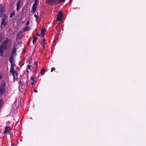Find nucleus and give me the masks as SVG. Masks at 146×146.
<instances>
[{
	"label": "nucleus",
	"instance_id": "34",
	"mask_svg": "<svg viewBox=\"0 0 146 146\" xmlns=\"http://www.w3.org/2000/svg\"><path fill=\"white\" fill-rule=\"evenodd\" d=\"M34 91L35 93H37V90H36L34 89Z\"/></svg>",
	"mask_w": 146,
	"mask_h": 146
},
{
	"label": "nucleus",
	"instance_id": "22",
	"mask_svg": "<svg viewBox=\"0 0 146 146\" xmlns=\"http://www.w3.org/2000/svg\"><path fill=\"white\" fill-rule=\"evenodd\" d=\"M41 44L43 47V48H45V45L46 44V42H43L42 40L41 42Z\"/></svg>",
	"mask_w": 146,
	"mask_h": 146
},
{
	"label": "nucleus",
	"instance_id": "14",
	"mask_svg": "<svg viewBox=\"0 0 146 146\" xmlns=\"http://www.w3.org/2000/svg\"><path fill=\"white\" fill-rule=\"evenodd\" d=\"M30 28L28 27H25L23 28V31H28L30 30Z\"/></svg>",
	"mask_w": 146,
	"mask_h": 146
},
{
	"label": "nucleus",
	"instance_id": "36",
	"mask_svg": "<svg viewBox=\"0 0 146 146\" xmlns=\"http://www.w3.org/2000/svg\"><path fill=\"white\" fill-rule=\"evenodd\" d=\"M3 78V77L0 74V80L2 79V78Z\"/></svg>",
	"mask_w": 146,
	"mask_h": 146
},
{
	"label": "nucleus",
	"instance_id": "15",
	"mask_svg": "<svg viewBox=\"0 0 146 146\" xmlns=\"http://www.w3.org/2000/svg\"><path fill=\"white\" fill-rule=\"evenodd\" d=\"M5 50L3 48H0V56H3V53Z\"/></svg>",
	"mask_w": 146,
	"mask_h": 146
},
{
	"label": "nucleus",
	"instance_id": "13",
	"mask_svg": "<svg viewBox=\"0 0 146 146\" xmlns=\"http://www.w3.org/2000/svg\"><path fill=\"white\" fill-rule=\"evenodd\" d=\"M18 73L17 71H16L14 72V76H13V80H18V78L17 77L18 76Z\"/></svg>",
	"mask_w": 146,
	"mask_h": 146
},
{
	"label": "nucleus",
	"instance_id": "9",
	"mask_svg": "<svg viewBox=\"0 0 146 146\" xmlns=\"http://www.w3.org/2000/svg\"><path fill=\"white\" fill-rule=\"evenodd\" d=\"M4 7L3 6L2 4H0V17L1 16L3 13Z\"/></svg>",
	"mask_w": 146,
	"mask_h": 146
},
{
	"label": "nucleus",
	"instance_id": "39",
	"mask_svg": "<svg viewBox=\"0 0 146 146\" xmlns=\"http://www.w3.org/2000/svg\"><path fill=\"white\" fill-rule=\"evenodd\" d=\"M3 105H1V103L0 102V106L1 107V106H2Z\"/></svg>",
	"mask_w": 146,
	"mask_h": 146
},
{
	"label": "nucleus",
	"instance_id": "40",
	"mask_svg": "<svg viewBox=\"0 0 146 146\" xmlns=\"http://www.w3.org/2000/svg\"><path fill=\"white\" fill-rule=\"evenodd\" d=\"M60 23H59L58 24V25H59Z\"/></svg>",
	"mask_w": 146,
	"mask_h": 146
},
{
	"label": "nucleus",
	"instance_id": "4",
	"mask_svg": "<svg viewBox=\"0 0 146 146\" xmlns=\"http://www.w3.org/2000/svg\"><path fill=\"white\" fill-rule=\"evenodd\" d=\"M10 40L8 38L5 40L2 44L0 46V48H3L4 50H5L7 48V46Z\"/></svg>",
	"mask_w": 146,
	"mask_h": 146
},
{
	"label": "nucleus",
	"instance_id": "21",
	"mask_svg": "<svg viewBox=\"0 0 146 146\" xmlns=\"http://www.w3.org/2000/svg\"><path fill=\"white\" fill-rule=\"evenodd\" d=\"M33 38H34V39L33 41V44H34L35 42L36 41V40L38 39V38L37 37H35L34 36H33Z\"/></svg>",
	"mask_w": 146,
	"mask_h": 146
},
{
	"label": "nucleus",
	"instance_id": "1",
	"mask_svg": "<svg viewBox=\"0 0 146 146\" xmlns=\"http://www.w3.org/2000/svg\"><path fill=\"white\" fill-rule=\"evenodd\" d=\"M6 84L5 80H2L0 84V96H2L5 92Z\"/></svg>",
	"mask_w": 146,
	"mask_h": 146
},
{
	"label": "nucleus",
	"instance_id": "2",
	"mask_svg": "<svg viewBox=\"0 0 146 146\" xmlns=\"http://www.w3.org/2000/svg\"><path fill=\"white\" fill-rule=\"evenodd\" d=\"M65 0H46V3L49 5H56L61 3H64Z\"/></svg>",
	"mask_w": 146,
	"mask_h": 146
},
{
	"label": "nucleus",
	"instance_id": "32",
	"mask_svg": "<svg viewBox=\"0 0 146 146\" xmlns=\"http://www.w3.org/2000/svg\"><path fill=\"white\" fill-rule=\"evenodd\" d=\"M35 81H33V82H32L31 83V84L32 85H33L34 84H35Z\"/></svg>",
	"mask_w": 146,
	"mask_h": 146
},
{
	"label": "nucleus",
	"instance_id": "37",
	"mask_svg": "<svg viewBox=\"0 0 146 146\" xmlns=\"http://www.w3.org/2000/svg\"><path fill=\"white\" fill-rule=\"evenodd\" d=\"M42 40L43 42H45V39L44 38L42 39Z\"/></svg>",
	"mask_w": 146,
	"mask_h": 146
},
{
	"label": "nucleus",
	"instance_id": "24",
	"mask_svg": "<svg viewBox=\"0 0 146 146\" xmlns=\"http://www.w3.org/2000/svg\"><path fill=\"white\" fill-rule=\"evenodd\" d=\"M31 80H33V81H35V77L34 76H32L31 77Z\"/></svg>",
	"mask_w": 146,
	"mask_h": 146
},
{
	"label": "nucleus",
	"instance_id": "45",
	"mask_svg": "<svg viewBox=\"0 0 146 146\" xmlns=\"http://www.w3.org/2000/svg\"><path fill=\"white\" fill-rule=\"evenodd\" d=\"M23 9H22V11H23Z\"/></svg>",
	"mask_w": 146,
	"mask_h": 146
},
{
	"label": "nucleus",
	"instance_id": "42",
	"mask_svg": "<svg viewBox=\"0 0 146 146\" xmlns=\"http://www.w3.org/2000/svg\"><path fill=\"white\" fill-rule=\"evenodd\" d=\"M58 26V25H57V26L56 27V28Z\"/></svg>",
	"mask_w": 146,
	"mask_h": 146
},
{
	"label": "nucleus",
	"instance_id": "3",
	"mask_svg": "<svg viewBox=\"0 0 146 146\" xmlns=\"http://www.w3.org/2000/svg\"><path fill=\"white\" fill-rule=\"evenodd\" d=\"M17 48L15 46H13L11 50V56H9V61H14V56L16 55Z\"/></svg>",
	"mask_w": 146,
	"mask_h": 146
},
{
	"label": "nucleus",
	"instance_id": "12",
	"mask_svg": "<svg viewBox=\"0 0 146 146\" xmlns=\"http://www.w3.org/2000/svg\"><path fill=\"white\" fill-rule=\"evenodd\" d=\"M1 28H3V27H4L6 26L8 22V21H1Z\"/></svg>",
	"mask_w": 146,
	"mask_h": 146
},
{
	"label": "nucleus",
	"instance_id": "43",
	"mask_svg": "<svg viewBox=\"0 0 146 146\" xmlns=\"http://www.w3.org/2000/svg\"><path fill=\"white\" fill-rule=\"evenodd\" d=\"M58 26V25H57V26L56 27V28Z\"/></svg>",
	"mask_w": 146,
	"mask_h": 146
},
{
	"label": "nucleus",
	"instance_id": "38",
	"mask_svg": "<svg viewBox=\"0 0 146 146\" xmlns=\"http://www.w3.org/2000/svg\"><path fill=\"white\" fill-rule=\"evenodd\" d=\"M26 72H27V73H28L29 72V70H26Z\"/></svg>",
	"mask_w": 146,
	"mask_h": 146
},
{
	"label": "nucleus",
	"instance_id": "30",
	"mask_svg": "<svg viewBox=\"0 0 146 146\" xmlns=\"http://www.w3.org/2000/svg\"><path fill=\"white\" fill-rule=\"evenodd\" d=\"M29 23H30V22L29 21H27V22L26 25H29Z\"/></svg>",
	"mask_w": 146,
	"mask_h": 146
},
{
	"label": "nucleus",
	"instance_id": "44",
	"mask_svg": "<svg viewBox=\"0 0 146 146\" xmlns=\"http://www.w3.org/2000/svg\"><path fill=\"white\" fill-rule=\"evenodd\" d=\"M12 4H13V3H14V2H13L12 1Z\"/></svg>",
	"mask_w": 146,
	"mask_h": 146
},
{
	"label": "nucleus",
	"instance_id": "25",
	"mask_svg": "<svg viewBox=\"0 0 146 146\" xmlns=\"http://www.w3.org/2000/svg\"><path fill=\"white\" fill-rule=\"evenodd\" d=\"M34 16L35 17L36 19V20H37L39 17L36 14L34 15Z\"/></svg>",
	"mask_w": 146,
	"mask_h": 146
},
{
	"label": "nucleus",
	"instance_id": "23",
	"mask_svg": "<svg viewBox=\"0 0 146 146\" xmlns=\"http://www.w3.org/2000/svg\"><path fill=\"white\" fill-rule=\"evenodd\" d=\"M3 36V34L2 33H0V43L2 41Z\"/></svg>",
	"mask_w": 146,
	"mask_h": 146
},
{
	"label": "nucleus",
	"instance_id": "6",
	"mask_svg": "<svg viewBox=\"0 0 146 146\" xmlns=\"http://www.w3.org/2000/svg\"><path fill=\"white\" fill-rule=\"evenodd\" d=\"M38 3V0H35L32 6V10L31 11V13H34L35 12L37 8Z\"/></svg>",
	"mask_w": 146,
	"mask_h": 146
},
{
	"label": "nucleus",
	"instance_id": "10",
	"mask_svg": "<svg viewBox=\"0 0 146 146\" xmlns=\"http://www.w3.org/2000/svg\"><path fill=\"white\" fill-rule=\"evenodd\" d=\"M21 0H19V1H18L17 3H16V6H17V8H16V10L17 11H19L21 7L20 6V5L21 3Z\"/></svg>",
	"mask_w": 146,
	"mask_h": 146
},
{
	"label": "nucleus",
	"instance_id": "33",
	"mask_svg": "<svg viewBox=\"0 0 146 146\" xmlns=\"http://www.w3.org/2000/svg\"><path fill=\"white\" fill-rule=\"evenodd\" d=\"M25 49H23L22 52H23L24 53H25Z\"/></svg>",
	"mask_w": 146,
	"mask_h": 146
},
{
	"label": "nucleus",
	"instance_id": "16",
	"mask_svg": "<svg viewBox=\"0 0 146 146\" xmlns=\"http://www.w3.org/2000/svg\"><path fill=\"white\" fill-rule=\"evenodd\" d=\"M9 128V127L8 126H6L5 128V130L4 132V133L5 134L6 133H8L9 131L8 130V129Z\"/></svg>",
	"mask_w": 146,
	"mask_h": 146
},
{
	"label": "nucleus",
	"instance_id": "26",
	"mask_svg": "<svg viewBox=\"0 0 146 146\" xmlns=\"http://www.w3.org/2000/svg\"><path fill=\"white\" fill-rule=\"evenodd\" d=\"M28 69H29L30 70H31L32 69H31V68L32 67V66L31 65H28Z\"/></svg>",
	"mask_w": 146,
	"mask_h": 146
},
{
	"label": "nucleus",
	"instance_id": "28",
	"mask_svg": "<svg viewBox=\"0 0 146 146\" xmlns=\"http://www.w3.org/2000/svg\"><path fill=\"white\" fill-rule=\"evenodd\" d=\"M55 70V68L54 67H52L51 69V72H52L53 71Z\"/></svg>",
	"mask_w": 146,
	"mask_h": 146
},
{
	"label": "nucleus",
	"instance_id": "29",
	"mask_svg": "<svg viewBox=\"0 0 146 146\" xmlns=\"http://www.w3.org/2000/svg\"><path fill=\"white\" fill-rule=\"evenodd\" d=\"M59 33H57L56 34V35L55 36V37H56L58 38V36H59Z\"/></svg>",
	"mask_w": 146,
	"mask_h": 146
},
{
	"label": "nucleus",
	"instance_id": "17",
	"mask_svg": "<svg viewBox=\"0 0 146 146\" xmlns=\"http://www.w3.org/2000/svg\"><path fill=\"white\" fill-rule=\"evenodd\" d=\"M15 11H13L10 13L9 16V17L10 18L12 17L15 15Z\"/></svg>",
	"mask_w": 146,
	"mask_h": 146
},
{
	"label": "nucleus",
	"instance_id": "35",
	"mask_svg": "<svg viewBox=\"0 0 146 146\" xmlns=\"http://www.w3.org/2000/svg\"><path fill=\"white\" fill-rule=\"evenodd\" d=\"M1 103V104L2 105H3V104L2 102V100H0V103Z\"/></svg>",
	"mask_w": 146,
	"mask_h": 146
},
{
	"label": "nucleus",
	"instance_id": "11",
	"mask_svg": "<svg viewBox=\"0 0 146 146\" xmlns=\"http://www.w3.org/2000/svg\"><path fill=\"white\" fill-rule=\"evenodd\" d=\"M1 16H2V17L1 19V21H8L7 19L8 18V17L6 15V14H3V13Z\"/></svg>",
	"mask_w": 146,
	"mask_h": 146
},
{
	"label": "nucleus",
	"instance_id": "8",
	"mask_svg": "<svg viewBox=\"0 0 146 146\" xmlns=\"http://www.w3.org/2000/svg\"><path fill=\"white\" fill-rule=\"evenodd\" d=\"M23 32H22L21 30H20L17 34V37L16 38V41L18 42V39L20 40L22 38V36Z\"/></svg>",
	"mask_w": 146,
	"mask_h": 146
},
{
	"label": "nucleus",
	"instance_id": "41",
	"mask_svg": "<svg viewBox=\"0 0 146 146\" xmlns=\"http://www.w3.org/2000/svg\"><path fill=\"white\" fill-rule=\"evenodd\" d=\"M30 44V42H29L28 43V44Z\"/></svg>",
	"mask_w": 146,
	"mask_h": 146
},
{
	"label": "nucleus",
	"instance_id": "31",
	"mask_svg": "<svg viewBox=\"0 0 146 146\" xmlns=\"http://www.w3.org/2000/svg\"><path fill=\"white\" fill-rule=\"evenodd\" d=\"M34 65H35L36 67H37L38 65V63L37 62H35V63Z\"/></svg>",
	"mask_w": 146,
	"mask_h": 146
},
{
	"label": "nucleus",
	"instance_id": "20",
	"mask_svg": "<svg viewBox=\"0 0 146 146\" xmlns=\"http://www.w3.org/2000/svg\"><path fill=\"white\" fill-rule=\"evenodd\" d=\"M19 84L21 86V88H23L24 87V85L23 83L22 82H21V80L19 81Z\"/></svg>",
	"mask_w": 146,
	"mask_h": 146
},
{
	"label": "nucleus",
	"instance_id": "7",
	"mask_svg": "<svg viewBox=\"0 0 146 146\" xmlns=\"http://www.w3.org/2000/svg\"><path fill=\"white\" fill-rule=\"evenodd\" d=\"M63 15V12L62 11H60L56 17V20L59 21H62V16Z\"/></svg>",
	"mask_w": 146,
	"mask_h": 146
},
{
	"label": "nucleus",
	"instance_id": "18",
	"mask_svg": "<svg viewBox=\"0 0 146 146\" xmlns=\"http://www.w3.org/2000/svg\"><path fill=\"white\" fill-rule=\"evenodd\" d=\"M45 69L44 68L42 69L40 71V74L41 75H43L45 72Z\"/></svg>",
	"mask_w": 146,
	"mask_h": 146
},
{
	"label": "nucleus",
	"instance_id": "46",
	"mask_svg": "<svg viewBox=\"0 0 146 146\" xmlns=\"http://www.w3.org/2000/svg\"><path fill=\"white\" fill-rule=\"evenodd\" d=\"M39 35V36H40V35Z\"/></svg>",
	"mask_w": 146,
	"mask_h": 146
},
{
	"label": "nucleus",
	"instance_id": "5",
	"mask_svg": "<svg viewBox=\"0 0 146 146\" xmlns=\"http://www.w3.org/2000/svg\"><path fill=\"white\" fill-rule=\"evenodd\" d=\"M11 63V68L10 69V73L12 74L13 76H14V72L16 71L14 69V67L16 66L14 61H9Z\"/></svg>",
	"mask_w": 146,
	"mask_h": 146
},
{
	"label": "nucleus",
	"instance_id": "19",
	"mask_svg": "<svg viewBox=\"0 0 146 146\" xmlns=\"http://www.w3.org/2000/svg\"><path fill=\"white\" fill-rule=\"evenodd\" d=\"M46 31V30L45 29H42L41 30V35H42L43 36L45 34L44 32Z\"/></svg>",
	"mask_w": 146,
	"mask_h": 146
},
{
	"label": "nucleus",
	"instance_id": "27",
	"mask_svg": "<svg viewBox=\"0 0 146 146\" xmlns=\"http://www.w3.org/2000/svg\"><path fill=\"white\" fill-rule=\"evenodd\" d=\"M58 38H57V37H54V42H56V41L57 40Z\"/></svg>",
	"mask_w": 146,
	"mask_h": 146
}]
</instances>
